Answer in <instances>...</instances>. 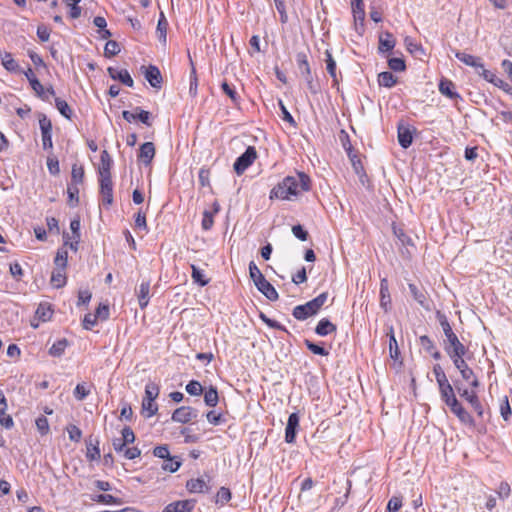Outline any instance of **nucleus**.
I'll use <instances>...</instances> for the list:
<instances>
[{
  "mask_svg": "<svg viewBox=\"0 0 512 512\" xmlns=\"http://www.w3.org/2000/svg\"><path fill=\"white\" fill-rule=\"evenodd\" d=\"M155 156V146L152 142H145L140 146L138 160L149 165Z\"/></svg>",
  "mask_w": 512,
  "mask_h": 512,
  "instance_id": "nucleus-20",
  "label": "nucleus"
},
{
  "mask_svg": "<svg viewBox=\"0 0 512 512\" xmlns=\"http://www.w3.org/2000/svg\"><path fill=\"white\" fill-rule=\"evenodd\" d=\"M35 424H36L37 430L39 431V433L42 436L48 434V432H49V423H48V420H47V418L45 416L38 417L36 419V421H35Z\"/></svg>",
  "mask_w": 512,
  "mask_h": 512,
  "instance_id": "nucleus-63",
  "label": "nucleus"
},
{
  "mask_svg": "<svg viewBox=\"0 0 512 512\" xmlns=\"http://www.w3.org/2000/svg\"><path fill=\"white\" fill-rule=\"evenodd\" d=\"M439 393L441 400L450 408L452 413L457 412L463 407L456 398L454 384L439 390Z\"/></svg>",
  "mask_w": 512,
  "mask_h": 512,
  "instance_id": "nucleus-10",
  "label": "nucleus"
},
{
  "mask_svg": "<svg viewBox=\"0 0 512 512\" xmlns=\"http://www.w3.org/2000/svg\"><path fill=\"white\" fill-rule=\"evenodd\" d=\"M433 374L435 376V379H436V382H437L439 390H441L443 388H447L450 385H452L449 382V380H448V378H447V376H446V374H445V372H444V370H443V368H442V366L440 364H435L433 366Z\"/></svg>",
  "mask_w": 512,
  "mask_h": 512,
  "instance_id": "nucleus-31",
  "label": "nucleus"
},
{
  "mask_svg": "<svg viewBox=\"0 0 512 512\" xmlns=\"http://www.w3.org/2000/svg\"><path fill=\"white\" fill-rule=\"evenodd\" d=\"M68 253L67 251L58 250L54 259L56 269L65 270L67 266Z\"/></svg>",
  "mask_w": 512,
  "mask_h": 512,
  "instance_id": "nucleus-55",
  "label": "nucleus"
},
{
  "mask_svg": "<svg viewBox=\"0 0 512 512\" xmlns=\"http://www.w3.org/2000/svg\"><path fill=\"white\" fill-rule=\"evenodd\" d=\"M443 348L450 359L458 356H465L468 351L455 333L451 335L448 334V336L445 337L443 341Z\"/></svg>",
  "mask_w": 512,
  "mask_h": 512,
  "instance_id": "nucleus-3",
  "label": "nucleus"
},
{
  "mask_svg": "<svg viewBox=\"0 0 512 512\" xmlns=\"http://www.w3.org/2000/svg\"><path fill=\"white\" fill-rule=\"evenodd\" d=\"M221 88L234 104H239L240 96L238 95L234 87L230 86L226 81H224L221 84Z\"/></svg>",
  "mask_w": 512,
  "mask_h": 512,
  "instance_id": "nucleus-52",
  "label": "nucleus"
},
{
  "mask_svg": "<svg viewBox=\"0 0 512 512\" xmlns=\"http://www.w3.org/2000/svg\"><path fill=\"white\" fill-rule=\"evenodd\" d=\"M500 414H501L503 420L506 422L509 421V419L512 415L511 407H510L509 400H508L507 396H504V398L500 404Z\"/></svg>",
  "mask_w": 512,
  "mask_h": 512,
  "instance_id": "nucleus-60",
  "label": "nucleus"
},
{
  "mask_svg": "<svg viewBox=\"0 0 512 512\" xmlns=\"http://www.w3.org/2000/svg\"><path fill=\"white\" fill-rule=\"evenodd\" d=\"M120 45L117 41L115 40H109L106 44H105V48H104V54L106 57L108 58H111L113 56H116L117 54L120 53Z\"/></svg>",
  "mask_w": 512,
  "mask_h": 512,
  "instance_id": "nucleus-50",
  "label": "nucleus"
},
{
  "mask_svg": "<svg viewBox=\"0 0 512 512\" xmlns=\"http://www.w3.org/2000/svg\"><path fill=\"white\" fill-rule=\"evenodd\" d=\"M257 158V151L254 146H249L234 162L233 168L237 175H241L253 164Z\"/></svg>",
  "mask_w": 512,
  "mask_h": 512,
  "instance_id": "nucleus-5",
  "label": "nucleus"
},
{
  "mask_svg": "<svg viewBox=\"0 0 512 512\" xmlns=\"http://www.w3.org/2000/svg\"><path fill=\"white\" fill-rule=\"evenodd\" d=\"M142 410L146 411V417H152L158 411V405L154 401L144 400L142 401Z\"/></svg>",
  "mask_w": 512,
  "mask_h": 512,
  "instance_id": "nucleus-62",
  "label": "nucleus"
},
{
  "mask_svg": "<svg viewBox=\"0 0 512 512\" xmlns=\"http://www.w3.org/2000/svg\"><path fill=\"white\" fill-rule=\"evenodd\" d=\"M405 46L407 50L416 58L421 59L426 55L425 50L423 49L421 44L416 43L413 38L407 36L404 39Z\"/></svg>",
  "mask_w": 512,
  "mask_h": 512,
  "instance_id": "nucleus-30",
  "label": "nucleus"
},
{
  "mask_svg": "<svg viewBox=\"0 0 512 512\" xmlns=\"http://www.w3.org/2000/svg\"><path fill=\"white\" fill-rule=\"evenodd\" d=\"M50 282L54 288H62L66 285L67 277L65 270L55 269L51 274Z\"/></svg>",
  "mask_w": 512,
  "mask_h": 512,
  "instance_id": "nucleus-34",
  "label": "nucleus"
},
{
  "mask_svg": "<svg viewBox=\"0 0 512 512\" xmlns=\"http://www.w3.org/2000/svg\"><path fill=\"white\" fill-rule=\"evenodd\" d=\"M145 79L149 82V84L156 89H160L163 78L161 72L158 67L154 65H149L145 68Z\"/></svg>",
  "mask_w": 512,
  "mask_h": 512,
  "instance_id": "nucleus-15",
  "label": "nucleus"
},
{
  "mask_svg": "<svg viewBox=\"0 0 512 512\" xmlns=\"http://www.w3.org/2000/svg\"><path fill=\"white\" fill-rule=\"evenodd\" d=\"M455 57L465 65L474 67L477 73L478 71H483V69H485L480 57H476L461 51H456Z\"/></svg>",
  "mask_w": 512,
  "mask_h": 512,
  "instance_id": "nucleus-14",
  "label": "nucleus"
},
{
  "mask_svg": "<svg viewBox=\"0 0 512 512\" xmlns=\"http://www.w3.org/2000/svg\"><path fill=\"white\" fill-rule=\"evenodd\" d=\"M302 76L306 81L308 90L314 95L318 94L320 92V85L313 80L312 73L309 72V74H302Z\"/></svg>",
  "mask_w": 512,
  "mask_h": 512,
  "instance_id": "nucleus-61",
  "label": "nucleus"
},
{
  "mask_svg": "<svg viewBox=\"0 0 512 512\" xmlns=\"http://www.w3.org/2000/svg\"><path fill=\"white\" fill-rule=\"evenodd\" d=\"M478 74L482 76L486 81L502 89L505 93L512 95V86L504 80L498 78L492 71L483 69V71H478Z\"/></svg>",
  "mask_w": 512,
  "mask_h": 512,
  "instance_id": "nucleus-12",
  "label": "nucleus"
},
{
  "mask_svg": "<svg viewBox=\"0 0 512 512\" xmlns=\"http://www.w3.org/2000/svg\"><path fill=\"white\" fill-rule=\"evenodd\" d=\"M398 130V142L400 146L404 149H407L413 142V133L416 131L415 129H411L409 126H405L403 124H399L397 127Z\"/></svg>",
  "mask_w": 512,
  "mask_h": 512,
  "instance_id": "nucleus-17",
  "label": "nucleus"
},
{
  "mask_svg": "<svg viewBox=\"0 0 512 512\" xmlns=\"http://www.w3.org/2000/svg\"><path fill=\"white\" fill-rule=\"evenodd\" d=\"M160 392L159 386L154 382H148L145 386L144 400L155 401Z\"/></svg>",
  "mask_w": 512,
  "mask_h": 512,
  "instance_id": "nucleus-44",
  "label": "nucleus"
},
{
  "mask_svg": "<svg viewBox=\"0 0 512 512\" xmlns=\"http://www.w3.org/2000/svg\"><path fill=\"white\" fill-rule=\"evenodd\" d=\"M325 62H326V69L331 78L333 79L334 85L338 84L337 79V73H336V62L329 50L325 51Z\"/></svg>",
  "mask_w": 512,
  "mask_h": 512,
  "instance_id": "nucleus-36",
  "label": "nucleus"
},
{
  "mask_svg": "<svg viewBox=\"0 0 512 512\" xmlns=\"http://www.w3.org/2000/svg\"><path fill=\"white\" fill-rule=\"evenodd\" d=\"M67 193H68V198H69V205L71 207L77 206L79 203L78 185L68 184Z\"/></svg>",
  "mask_w": 512,
  "mask_h": 512,
  "instance_id": "nucleus-49",
  "label": "nucleus"
},
{
  "mask_svg": "<svg viewBox=\"0 0 512 512\" xmlns=\"http://www.w3.org/2000/svg\"><path fill=\"white\" fill-rule=\"evenodd\" d=\"M36 317L45 322V321H48L51 319L52 317V314H53V310L51 308V305L48 304V303H40L36 312Z\"/></svg>",
  "mask_w": 512,
  "mask_h": 512,
  "instance_id": "nucleus-37",
  "label": "nucleus"
},
{
  "mask_svg": "<svg viewBox=\"0 0 512 512\" xmlns=\"http://www.w3.org/2000/svg\"><path fill=\"white\" fill-rule=\"evenodd\" d=\"M455 368L459 371L461 377L465 381H470L474 377V371L469 367L467 362L464 360V356H458L451 359Z\"/></svg>",
  "mask_w": 512,
  "mask_h": 512,
  "instance_id": "nucleus-16",
  "label": "nucleus"
},
{
  "mask_svg": "<svg viewBox=\"0 0 512 512\" xmlns=\"http://www.w3.org/2000/svg\"><path fill=\"white\" fill-rule=\"evenodd\" d=\"M299 427V416L297 413H291L288 417L286 429H285V441L288 444L295 442L297 430Z\"/></svg>",
  "mask_w": 512,
  "mask_h": 512,
  "instance_id": "nucleus-13",
  "label": "nucleus"
},
{
  "mask_svg": "<svg viewBox=\"0 0 512 512\" xmlns=\"http://www.w3.org/2000/svg\"><path fill=\"white\" fill-rule=\"evenodd\" d=\"M296 63L301 75L309 74V72H311L308 57L305 52H298L296 54Z\"/></svg>",
  "mask_w": 512,
  "mask_h": 512,
  "instance_id": "nucleus-39",
  "label": "nucleus"
},
{
  "mask_svg": "<svg viewBox=\"0 0 512 512\" xmlns=\"http://www.w3.org/2000/svg\"><path fill=\"white\" fill-rule=\"evenodd\" d=\"M397 83V77L392 72L384 71L378 74V84L380 86L391 88Z\"/></svg>",
  "mask_w": 512,
  "mask_h": 512,
  "instance_id": "nucleus-35",
  "label": "nucleus"
},
{
  "mask_svg": "<svg viewBox=\"0 0 512 512\" xmlns=\"http://www.w3.org/2000/svg\"><path fill=\"white\" fill-rule=\"evenodd\" d=\"M453 384L459 395L470 403L478 417L482 418L484 415V409L477 393L474 390L469 391L467 388H463L459 380L453 381Z\"/></svg>",
  "mask_w": 512,
  "mask_h": 512,
  "instance_id": "nucleus-4",
  "label": "nucleus"
},
{
  "mask_svg": "<svg viewBox=\"0 0 512 512\" xmlns=\"http://www.w3.org/2000/svg\"><path fill=\"white\" fill-rule=\"evenodd\" d=\"M30 86L39 98L43 101H48L45 89L37 78L30 79Z\"/></svg>",
  "mask_w": 512,
  "mask_h": 512,
  "instance_id": "nucleus-51",
  "label": "nucleus"
},
{
  "mask_svg": "<svg viewBox=\"0 0 512 512\" xmlns=\"http://www.w3.org/2000/svg\"><path fill=\"white\" fill-rule=\"evenodd\" d=\"M149 292H150V282L142 281L139 285L138 290H136V294L138 297L139 306L144 309L149 303Z\"/></svg>",
  "mask_w": 512,
  "mask_h": 512,
  "instance_id": "nucleus-26",
  "label": "nucleus"
},
{
  "mask_svg": "<svg viewBox=\"0 0 512 512\" xmlns=\"http://www.w3.org/2000/svg\"><path fill=\"white\" fill-rule=\"evenodd\" d=\"M310 183L309 176L303 172H298L296 176H287L270 191L269 198L290 200L292 196L309 191Z\"/></svg>",
  "mask_w": 512,
  "mask_h": 512,
  "instance_id": "nucleus-1",
  "label": "nucleus"
},
{
  "mask_svg": "<svg viewBox=\"0 0 512 512\" xmlns=\"http://www.w3.org/2000/svg\"><path fill=\"white\" fill-rule=\"evenodd\" d=\"M113 160L107 150H103L100 155L99 176H111Z\"/></svg>",
  "mask_w": 512,
  "mask_h": 512,
  "instance_id": "nucleus-25",
  "label": "nucleus"
},
{
  "mask_svg": "<svg viewBox=\"0 0 512 512\" xmlns=\"http://www.w3.org/2000/svg\"><path fill=\"white\" fill-rule=\"evenodd\" d=\"M459 421L465 425H469L474 427L475 421L473 417L465 410L464 407L460 408L457 412L454 413Z\"/></svg>",
  "mask_w": 512,
  "mask_h": 512,
  "instance_id": "nucleus-53",
  "label": "nucleus"
},
{
  "mask_svg": "<svg viewBox=\"0 0 512 512\" xmlns=\"http://www.w3.org/2000/svg\"><path fill=\"white\" fill-rule=\"evenodd\" d=\"M395 45H396V40L391 32L385 31L379 35L378 50L380 53L392 51L394 49Z\"/></svg>",
  "mask_w": 512,
  "mask_h": 512,
  "instance_id": "nucleus-21",
  "label": "nucleus"
},
{
  "mask_svg": "<svg viewBox=\"0 0 512 512\" xmlns=\"http://www.w3.org/2000/svg\"><path fill=\"white\" fill-rule=\"evenodd\" d=\"M408 288L414 300L426 310H430L425 291L418 289L417 286L412 283L408 285Z\"/></svg>",
  "mask_w": 512,
  "mask_h": 512,
  "instance_id": "nucleus-29",
  "label": "nucleus"
},
{
  "mask_svg": "<svg viewBox=\"0 0 512 512\" xmlns=\"http://www.w3.org/2000/svg\"><path fill=\"white\" fill-rule=\"evenodd\" d=\"M67 346L68 341L66 339H60L50 347L49 354L54 357H60L65 352Z\"/></svg>",
  "mask_w": 512,
  "mask_h": 512,
  "instance_id": "nucleus-41",
  "label": "nucleus"
},
{
  "mask_svg": "<svg viewBox=\"0 0 512 512\" xmlns=\"http://www.w3.org/2000/svg\"><path fill=\"white\" fill-rule=\"evenodd\" d=\"M185 389H186L187 393L190 394L191 396H199L203 393L202 385L200 384V382H198L196 380H191L186 385Z\"/></svg>",
  "mask_w": 512,
  "mask_h": 512,
  "instance_id": "nucleus-57",
  "label": "nucleus"
},
{
  "mask_svg": "<svg viewBox=\"0 0 512 512\" xmlns=\"http://www.w3.org/2000/svg\"><path fill=\"white\" fill-rule=\"evenodd\" d=\"M439 393L441 400L450 408L452 413L457 412L463 407L456 398L454 384L439 390Z\"/></svg>",
  "mask_w": 512,
  "mask_h": 512,
  "instance_id": "nucleus-8",
  "label": "nucleus"
},
{
  "mask_svg": "<svg viewBox=\"0 0 512 512\" xmlns=\"http://www.w3.org/2000/svg\"><path fill=\"white\" fill-rule=\"evenodd\" d=\"M438 87L440 93L447 98L452 100L461 99L460 95L455 91V84L451 80L442 78Z\"/></svg>",
  "mask_w": 512,
  "mask_h": 512,
  "instance_id": "nucleus-23",
  "label": "nucleus"
},
{
  "mask_svg": "<svg viewBox=\"0 0 512 512\" xmlns=\"http://www.w3.org/2000/svg\"><path fill=\"white\" fill-rule=\"evenodd\" d=\"M194 506V500L175 501L168 504L162 512H192Z\"/></svg>",
  "mask_w": 512,
  "mask_h": 512,
  "instance_id": "nucleus-19",
  "label": "nucleus"
},
{
  "mask_svg": "<svg viewBox=\"0 0 512 512\" xmlns=\"http://www.w3.org/2000/svg\"><path fill=\"white\" fill-rule=\"evenodd\" d=\"M100 449L98 447V441H96V445L92 444V441L90 440L88 446H87V453L86 457L90 461H95L100 459Z\"/></svg>",
  "mask_w": 512,
  "mask_h": 512,
  "instance_id": "nucleus-56",
  "label": "nucleus"
},
{
  "mask_svg": "<svg viewBox=\"0 0 512 512\" xmlns=\"http://www.w3.org/2000/svg\"><path fill=\"white\" fill-rule=\"evenodd\" d=\"M89 393L90 390L84 384H77L74 389V397L79 401L84 400Z\"/></svg>",
  "mask_w": 512,
  "mask_h": 512,
  "instance_id": "nucleus-64",
  "label": "nucleus"
},
{
  "mask_svg": "<svg viewBox=\"0 0 512 512\" xmlns=\"http://www.w3.org/2000/svg\"><path fill=\"white\" fill-rule=\"evenodd\" d=\"M387 336L389 337V351H390V357L394 360H398L400 356V350L397 344V340L394 335V328L393 326H390L388 328Z\"/></svg>",
  "mask_w": 512,
  "mask_h": 512,
  "instance_id": "nucleus-33",
  "label": "nucleus"
},
{
  "mask_svg": "<svg viewBox=\"0 0 512 512\" xmlns=\"http://www.w3.org/2000/svg\"><path fill=\"white\" fill-rule=\"evenodd\" d=\"M107 71L112 79L118 80L128 87H133L134 81L126 69L117 70L113 67H109Z\"/></svg>",
  "mask_w": 512,
  "mask_h": 512,
  "instance_id": "nucleus-24",
  "label": "nucleus"
},
{
  "mask_svg": "<svg viewBox=\"0 0 512 512\" xmlns=\"http://www.w3.org/2000/svg\"><path fill=\"white\" fill-rule=\"evenodd\" d=\"M436 318H437V320H438V322H439V324H440V326H441V328L443 330V333H444L445 337H447L448 334L451 335V334L454 333V331H453V329H452V327H451V325H450V323H449V321H448V319H447V317H446V315L444 313H442L441 311H437L436 312Z\"/></svg>",
  "mask_w": 512,
  "mask_h": 512,
  "instance_id": "nucleus-46",
  "label": "nucleus"
},
{
  "mask_svg": "<svg viewBox=\"0 0 512 512\" xmlns=\"http://www.w3.org/2000/svg\"><path fill=\"white\" fill-rule=\"evenodd\" d=\"M84 168L82 165H78L77 163L72 165L71 171V183L72 185H79L84 180Z\"/></svg>",
  "mask_w": 512,
  "mask_h": 512,
  "instance_id": "nucleus-40",
  "label": "nucleus"
},
{
  "mask_svg": "<svg viewBox=\"0 0 512 512\" xmlns=\"http://www.w3.org/2000/svg\"><path fill=\"white\" fill-rule=\"evenodd\" d=\"M327 299L328 293L323 292L307 303L294 307L292 315L295 319L304 321L309 317L316 315L326 303Z\"/></svg>",
  "mask_w": 512,
  "mask_h": 512,
  "instance_id": "nucleus-2",
  "label": "nucleus"
},
{
  "mask_svg": "<svg viewBox=\"0 0 512 512\" xmlns=\"http://www.w3.org/2000/svg\"><path fill=\"white\" fill-rule=\"evenodd\" d=\"M186 488L191 493H204L208 492L209 487L202 478L190 479L186 483Z\"/></svg>",
  "mask_w": 512,
  "mask_h": 512,
  "instance_id": "nucleus-32",
  "label": "nucleus"
},
{
  "mask_svg": "<svg viewBox=\"0 0 512 512\" xmlns=\"http://www.w3.org/2000/svg\"><path fill=\"white\" fill-rule=\"evenodd\" d=\"M204 402L209 407H215L219 402L217 388L210 386L204 393Z\"/></svg>",
  "mask_w": 512,
  "mask_h": 512,
  "instance_id": "nucleus-38",
  "label": "nucleus"
},
{
  "mask_svg": "<svg viewBox=\"0 0 512 512\" xmlns=\"http://www.w3.org/2000/svg\"><path fill=\"white\" fill-rule=\"evenodd\" d=\"M100 195L102 203L110 206L113 203V182L111 176H99Z\"/></svg>",
  "mask_w": 512,
  "mask_h": 512,
  "instance_id": "nucleus-7",
  "label": "nucleus"
},
{
  "mask_svg": "<svg viewBox=\"0 0 512 512\" xmlns=\"http://www.w3.org/2000/svg\"><path fill=\"white\" fill-rule=\"evenodd\" d=\"M181 464L182 462L177 456L172 457L170 455L169 458L165 459V462L162 465V469L164 471L174 473L180 468Z\"/></svg>",
  "mask_w": 512,
  "mask_h": 512,
  "instance_id": "nucleus-42",
  "label": "nucleus"
},
{
  "mask_svg": "<svg viewBox=\"0 0 512 512\" xmlns=\"http://www.w3.org/2000/svg\"><path fill=\"white\" fill-rule=\"evenodd\" d=\"M439 393L441 400L450 408L452 413L457 412L463 407L456 398L454 384L439 390Z\"/></svg>",
  "mask_w": 512,
  "mask_h": 512,
  "instance_id": "nucleus-9",
  "label": "nucleus"
},
{
  "mask_svg": "<svg viewBox=\"0 0 512 512\" xmlns=\"http://www.w3.org/2000/svg\"><path fill=\"white\" fill-rule=\"evenodd\" d=\"M304 344L307 347V349L315 355H320V356H328L329 355L328 350H326L324 347H322L319 344H316L308 339L304 340Z\"/></svg>",
  "mask_w": 512,
  "mask_h": 512,
  "instance_id": "nucleus-48",
  "label": "nucleus"
},
{
  "mask_svg": "<svg viewBox=\"0 0 512 512\" xmlns=\"http://www.w3.org/2000/svg\"><path fill=\"white\" fill-rule=\"evenodd\" d=\"M388 66L394 72H402L406 70V63L403 58L392 57L388 59Z\"/></svg>",
  "mask_w": 512,
  "mask_h": 512,
  "instance_id": "nucleus-47",
  "label": "nucleus"
},
{
  "mask_svg": "<svg viewBox=\"0 0 512 512\" xmlns=\"http://www.w3.org/2000/svg\"><path fill=\"white\" fill-rule=\"evenodd\" d=\"M135 111H136V117H137L136 120L140 121L141 123H143L147 126L152 125L151 113L149 111L143 110L140 107H136Z\"/></svg>",
  "mask_w": 512,
  "mask_h": 512,
  "instance_id": "nucleus-58",
  "label": "nucleus"
},
{
  "mask_svg": "<svg viewBox=\"0 0 512 512\" xmlns=\"http://www.w3.org/2000/svg\"><path fill=\"white\" fill-rule=\"evenodd\" d=\"M380 307L385 312H389L392 308L389 285L388 280L386 278L381 279L380 282Z\"/></svg>",
  "mask_w": 512,
  "mask_h": 512,
  "instance_id": "nucleus-18",
  "label": "nucleus"
},
{
  "mask_svg": "<svg viewBox=\"0 0 512 512\" xmlns=\"http://www.w3.org/2000/svg\"><path fill=\"white\" fill-rule=\"evenodd\" d=\"M336 330V325L327 318H322L315 327V333L322 337L335 333Z\"/></svg>",
  "mask_w": 512,
  "mask_h": 512,
  "instance_id": "nucleus-27",
  "label": "nucleus"
},
{
  "mask_svg": "<svg viewBox=\"0 0 512 512\" xmlns=\"http://www.w3.org/2000/svg\"><path fill=\"white\" fill-rule=\"evenodd\" d=\"M55 106L63 117H65L68 120L72 118V109L65 100L55 98Z\"/></svg>",
  "mask_w": 512,
  "mask_h": 512,
  "instance_id": "nucleus-43",
  "label": "nucleus"
},
{
  "mask_svg": "<svg viewBox=\"0 0 512 512\" xmlns=\"http://www.w3.org/2000/svg\"><path fill=\"white\" fill-rule=\"evenodd\" d=\"M39 127L42 135V146L44 150H50L53 147L52 142V123L45 114H39Z\"/></svg>",
  "mask_w": 512,
  "mask_h": 512,
  "instance_id": "nucleus-6",
  "label": "nucleus"
},
{
  "mask_svg": "<svg viewBox=\"0 0 512 512\" xmlns=\"http://www.w3.org/2000/svg\"><path fill=\"white\" fill-rule=\"evenodd\" d=\"M191 269H192L191 276L195 283L199 284L202 287L206 286L209 283V279H207L204 276L203 271L201 269H199L196 265L192 264Z\"/></svg>",
  "mask_w": 512,
  "mask_h": 512,
  "instance_id": "nucleus-45",
  "label": "nucleus"
},
{
  "mask_svg": "<svg viewBox=\"0 0 512 512\" xmlns=\"http://www.w3.org/2000/svg\"><path fill=\"white\" fill-rule=\"evenodd\" d=\"M249 276L253 281L254 285L256 284V282L265 278L254 261H251L249 263Z\"/></svg>",
  "mask_w": 512,
  "mask_h": 512,
  "instance_id": "nucleus-59",
  "label": "nucleus"
},
{
  "mask_svg": "<svg viewBox=\"0 0 512 512\" xmlns=\"http://www.w3.org/2000/svg\"><path fill=\"white\" fill-rule=\"evenodd\" d=\"M1 63L8 72H22L18 62L12 57V54L9 52H4L3 54H1Z\"/></svg>",
  "mask_w": 512,
  "mask_h": 512,
  "instance_id": "nucleus-28",
  "label": "nucleus"
},
{
  "mask_svg": "<svg viewBox=\"0 0 512 512\" xmlns=\"http://www.w3.org/2000/svg\"><path fill=\"white\" fill-rule=\"evenodd\" d=\"M259 318L270 328H274L289 333L285 326H283L276 320L270 319L265 313L260 312Z\"/></svg>",
  "mask_w": 512,
  "mask_h": 512,
  "instance_id": "nucleus-54",
  "label": "nucleus"
},
{
  "mask_svg": "<svg viewBox=\"0 0 512 512\" xmlns=\"http://www.w3.org/2000/svg\"><path fill=\"white\" fill-rule=\"evenodd\" d=\"M198 416V411L189 406H181L172 413V421L177 423H188Z\"/></svg>",
  "mask_w": 512,
  "mask_h": 512,
  "instance_id": "nucleus-11",
  "label": "nucleus"
},
{
  "mask_svg": "<svg viewBox=\"0 0 512 512\" xmlns=\"http://www.w3.org/2000/svg\"><path fill=\"white\" fill-rule=\"evenodd\" d=\"M256 288L270 301H276L279 298L276 289L265 278L256 282Z\"/></svg>",
  "mask_w": 512,
  "mask_h": 512,
  "instance_id": "nucleus-22",
  "label": "nucleus"
}]
</instances>
